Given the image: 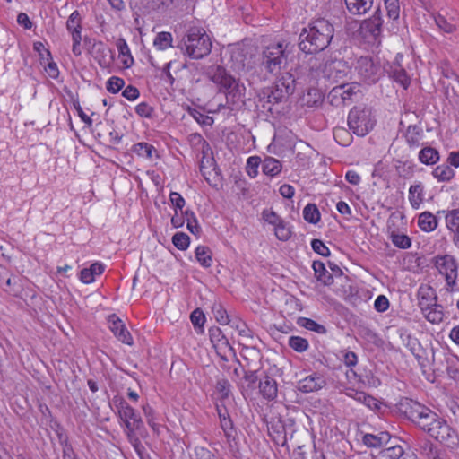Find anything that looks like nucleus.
Returning a JSON list of instances; mask_svg holds the SVG:
<instances>
[{
	"label": "nucleus",
	"instance_id": "1",
	"mask_svg": "<svg viewBox=\"0 0 459 459\" xmlns=\"http://www.w3.org/2000/svg\"><path fill=\"white\" fill-rule=\"evenodd\" d=\"M334 35L333 25L325 18L312 21L299 34V49L307 54L325 50Z\"/></svg>",
	"mask_w": 459,
	"mask_h": 459
},
{
	"label": "nucleus",
	"instance_id": "2",
	"mask_svg": "<svg viewBox=\"0 0 459 459\" xmlns=\"http://www.w3.org/2000/svg\"><path fill=\"white\" fill-rule=\"evenodd\" d=\"M295 44L280 40L272 43L263 49L261 65L269 74H277L287 67L288 62L294 56Z\"/></svg>",
	"mask_w": 459,
	"mask_h": 459
},
{
	"label": "nucleus",
	"instance_id": "3",
	"mask_svg": "<svg viewBox=\"0 0 459 459\" xmlns=\"http://www.w3.org/2000/svg\"><path fill=\"white\" fill-rule=\"evenodd\" d=\"M212 39L205 30L201 27H191L182 39L180 48L193 59H201L211 53Z\"/></svg>",
	"mask_w": 459,
	"mask_h": 459
},
{
	"label": "nucleus",
	"instance_id": "4",
	"mask_svg": "<svg viewBox=\"0 0 459 459\" xmlns=\"http://www.w3.org/2000/svg\"><path fill=\"white\" fill-rule=\"evenodd\" d=\"M318 64L317 58L310 57L308 61L310 75L314 79H317L321 75L324 79L332 82L345 80L351 70L348 62L343 59H328L321 69H317Z\"/></svg>",
	"mask_w": 459,
	"mask_h": 459
},
{
	"label": "nucleus",
	"instance_id": "5",
	"mask_svg": "<svg viewBox=\"0 0 459 459\" xmlns=\"http://www.w3.org/2000/svg\"><path fill=\"white\" fill-rule=\"evenodd\" d=\"M375 124L376 119L370 108L356 106L349 112V128L358 136H365L368 134L374 128Z\"/></svg>",
	"mask_w": 459,
	"mask_h": 459
},
{
	"label": "nucleus",
	"instance_id": "6",
	"mask_svg": "<svg viewBox=\"0 0 459 459\" xmlns=\"http://www.w3.org/2000/svg\"><path fill=\"white\" fill-rule=\"evenodd\" d=\"M116 403H117L116 407L118 416L125 423L126 435L128 437H131L136 430L143 428V422L142 418L139 413L123 398H117Z\"/></svg>",
	"mask_w": 459,
	"mask_h": 459
},
{
	"label": "nucleus",
	"instance_id": "7",
	"mask_svg": "<svg viewBox=\"0 0 459 459\" xmlns=\"http://www.w3.org/2000/svg\"><path fill=\"white\" fill-rule=\"evenodd\" d=\"M382 12L378 7L373 15L361 22L359 33L368 43L379 41L383 27Z\"/></svg>",
	"mask_w": 459,
	"mask_h": 459
},
{
	"label": "nucleus",
	"instance_id": "8",
	"mask_svg": "<svg viewBox=\"0 0 459 459\" xmlns=\"http://www.w3.org/2000/svg\"><path fill=\"white\" fill-rule=\"evenodd\" d=\"M429 436L449 448H455L459 444L457 432L442 417L430 428Z\"/></svg>",
	"mask_w": 459,
	"mask_h": 459
},
{
	"label": "nucleus",
	"instance_id": "9",
	"mask_svg": "<svg viewBox=\"0 0 459 459\" xmlns=\"http://www.w3.org/2000/svg\"><path fill=\"white\" fill-rule=\"evenodd\" d=\"M355 70L359 78L368 84L377 82L382 74L380 65L376 63L373 58L368 56H360L357 60Z\"/></svg>",
	"mask_w": 459,
	"mask_h": 459
},
{
	"label": "nucleus",
	"instance_id": "10",
	"mask_svg": "<svg viewBox=\"0 0 459 459\" xmlns=\"http://www.w3.org/2000/svg\"><path fill=\"white\" fill-rule=\"evenodd\" d=\"M258 106L262 108L272 112L273 106L286 100L289 95L285 94L282 89H280L275 84L272 87H266L260 91L257 95Z\"/></svg>",
	"mask_w": 459,
	"mask_h": 459
},
{
	"label": "nucleus",
	"instance_id": "11",
	"mask_svg": "<svg viewBox=\"0 0 459 459\" xmlns=\"http://www.w3.org/2000/svg\"><path fill=\"white\" fill-rule=\"evenodd\" d=\"M435 265L439 273L446 277V284L453 287L456 283L458 264L455 259L448 255L437 257Z\"/></svg>",
	"mask_w": 459,
	"mask_h": 459
},
{
	"label": "nucleus",
	"instance_id": "12",
	"mask_svg": "<svg viewBox=\"0 0 459 459\" xmlns=\"http://www.w3.org/2000/svg\"><path fill=\"white\" fill-rule=\"evenodd\" d=\"M440 416L435 411H431L429 408L423 406L420 413L416 415V419L414 420V423L420 428L423 431L428 434L430 431V428H433L434 425L439 420Z\"/></svg>",
	"mask_w": 459,
	"mask_h": 459
},
{
	"label": "nucleus",
	"instance_id": "13",
	"mask_svg": "<svg viewBox=\"0 0 459 459\" xmlns=\"http://www.w3.org/2000/svg\"><path fill=\"white\" fill-rule=\"evenodd\" d=\"M326 385L325 377L317 373L312 374L299 381L298 389L303 393L316 392Z\"/></svg>",
	"mask_w": 459,
	"mask_h": 459
},
{
	"label": "nucleus",
	"instance_id": "14",
	"mask_svg": "<svg viewBox=\"0 0 459 459\" xmlns=\"http://www.w3.org/2000/svg\"><path fill=\"white\" fill-rule=\"evenodd\" d=\"M230 86H226L224 89L227 104L230 109H233V107L238 102H243V97L245 94V86L239 83L235 78L232 79V82H230Z\"/></svg>",
	"mask_w": 459,
	"mask_h": 459
},
{
	"label": "nucleus",
	"instance_id": "15",
	"mask_svg": "<svg viewBox=\"0 0 459 459\" xmlns=\"http://www.w3.org/2000/svg\"><path fill=\"white\" fill-rule=\"evenodd\" d=\"M206 74L212 82L220 85L221 88L230 86V82H232L234 78L226 72L224 67L218 65L209 66Z\"/></svg>",
	"mask_w": 459,
	"mask_h": 459
},
{
	"label": "nucleus",
	"instance_id": "16",
	"mask_svg": "<svg viewBox=\"0 0 459 459\" xmlns=\"http://www.w3.org/2000/svg\"><path fill=\"white\" fill-rule=\"evenodd\" d=\"M251 53L248 48L242 45H237L231 48V61L233 66L237 70H243L247 63V60L251 58Z\"/></svg>",
	"mask_w": 459,
	"mask_h": 459
},
{
	"label": "nucleus",
	"instance_id": "17",
	"mask_svg": "<svg viewBox=\"0 0 459 459\" xmlns=\"http://www.w3.org/2000/svg\"><path fill=\"white\" fill-rule=\"evenodd\" d=\"M347 10L353 15H363L373 6L374 0H344Z\"/></svg>",
	"mask_w": 459,
	"mask_h": 459
},
{
	"label": "nucleus",
	"instance_id": "18",
	"mask_svg": "<svg viewBox=\"0 0 459 459\" xmlns=\"http://www.w3.org/2000/svg\"><path fill=\"white\" fill-rule=\"evenodd\" d=\"M423 406L411 399L405 398L401 401L399 410L408 420L413 422L416 415L420 413Z\"/></svg>",
	"mask_w": 459,
	"mask_h": 459
},
{
	"label": "nucleus",
	"instance_id": "19",
	"mask_svg": "<svg viewBox=\"0 0 459 459\" xmlns=\"http://www.w3.org/2000/svg\"><path fill=\"white\" fill-rule=\"evenodd\" d=\"M260 393L264 399L272 401L276 398L278 388L275 379L265 376L259 383Z\"/></svg>",
	"mask_w": 459,
	"mask_h": 459
},
{
	"label": "nucleus",
	"instance_id": "20",
	"mask_svg": "<svg viewBox=\"0 0 459 459\" xmlns=\"http://www.w3.org/2000/svg\"><path fill=\"white\" fill-rule=\"evenodd\" d=\"M423 137V130L417 125H411L406 128L404 138L410 148H418L420 146V141Z\"/></svg>",
	"mask_w": 459,
	"mask_h": 459
},
{
	"label": "nucleus",
	"instance_id": "21",
	"mask_svg": "<svg viewBox=\"0 0 459 459\" xmlns=\"http://www.w3.org/2000/svg\"><path fill=\"white\" fill-rule=\"evenodd\" d=\"M274 84L280 89H282L285 94L289 96L291 95L296 89V80L290 72L281 73Z\"/></svg>",
	"mask_w": 459,
	"mask_h": 459
},
{
	"label": "nucleus",
	"instance_id": "22",
	"mask_svg": "<svg viewBox=\"0 0 459 459\" xmlns=\"http://www.w3.org/2000/svg\"><path fill=\"white\" fill-rule=\"evenodd\" d=\"M312 267L317 281H321L324 285L326 286L333 284V275L325 269V264L323 262L314 261Z\"/></svg>",
	"mask_w": 459,
	"mask_h": 459
},
{
	"label": "nucleus",
	"instance_id": "23",
	"mask_svg": "<svg viewBox=\"0 0 459 459\" xmlns=\"http://www.w3.org/2000/svg\"><path fill=\"white\" fill-rule=\"evenodd\" d=\"M389 434L387 432H381L379 435L365 434L362 441L368 447L378 448L389 440Z\"/></svg>",
	"mask_w": 459,
	"mask_h": 459
},
{
	"label": "nucleus",
	"instance_id": "24",
	"mask_svg": "<svg viewBox=\"0 0 459 459\" xmlns=\"http://www.w3.org/2000/svg\"><path fill=\"white\" fill-rule=\"evenodd\" d=\"M418 158L423 164L434 165L439 160L440 155L437 149L426 146L420 151Z\"/></svg>",
	"mask_w": 459,
	"mask_h": 459
},
{
	"label": "nucleus",
	"instance_id": "25",
	"mask_svg": "<svg viewBox=\"0 0 459 459\" xmlns=\"http://www.w3.org/2000/svg\"><path fill=\"white\" fill-rule=\"evenodd\" d=\"M240 354L244 360L247 361V365L245 367L251 368L253 363L259 362L262 356L260 351L256 349L255 346H248L244 344Z\"/></svg>",
	"mask_w": 459,
	"mask_h": 459
},
{
	"label": "nucleus",
	"instance_id": "26",
	"mask_svg": "<svg viewBox=\"0 0 459 459\" xmlns=\"http://www.w3.org/2000/svg\"><path fill=\"white\" fill-rule=\"evenodd\" d=\"M270 437L277 443L284 446L287 442L286 430L284 425L279 420L276 424L268 427Z\"/></svg>",
	"mask_w": 459,
	"mask_h": 459
},
{
	"label": "nucleus",
	"instance_id": "27",
	"mask_svg": "<svg viewBox=\"0 0 459 459\" xmlns=\"http://www.w3.org/2000/svg\"><path fill=\"white\" fill-rule=\"evenodd\" d=\"M404 455L403 446L396 445L381 449L376 455V459H400Z\"/></svg>",
	"mask_w": 459,
	"mask_h": 459
},
{
	"label": "nucleus",
	"instance_id": "28",
	"mask_svg": "<svg viewBox=\"0 0 459 459\" xmlns=\"http://www.w3.org/2000/svg\"><path fill=\"white\" fill-rule=\"evenodd\" d=\"M418 224L423 231L430 232L437 227V220L431 212H424L420 215Z\"/></svg>",
	"mask_w": 459,
	"mask_h": 459
},
{
	"label": "nucleus",
	"instance_id": "29",
	"mask_svg": "<svg viewBox=\"0 0 459 459\" xmlns=\"http://www.w3.org/2000/svg\"><path fill=\"white\" fill-rule=\"evenodd\" d=\"M281 163L275 158L266 157L262 163V170L265 175L274 177L281 171Z\"/></svg>",
	"mask_w": 459,
	"mask_h": 459
},
{
	"label": "nucleus",
	"instance_id": "30",
	"mask_svg": "<svg viewBox=\"0 0 459 459\" xmlns=\"http://www.w3.org/2000/svg\"><path fill=\"white\" fill-rule=\"evenodd\" d=\"M432 175L439 182H449L455 177V173L449 165L441 164L434 169Z\"/></svg>",
	"mask_w": 459,
	"mask_h": 459
},
{
	"label": "nucleus",
	"instance_id": "31",
	"mask_svg": "<svg viewBox=\"0 0 459 459\" xmlns=\"http://www.w3.org/2000/svg\"><path fill=\"white\" fill-rule=\"evenodd\" d=\"M66 29L72 36H75L76 33L82 35V17L77 10L74 11L68 17Z\"/></svg>",
	"mask_w": 459,
	"mask_h": 459
},
{
	"label": "nucleus",
	"instance_id": "32",
	"mask_svg": "<svg viewBox=\"0 0 459 459\" xmlns=\"http://www.w3.org/2000/svg\"><path fill=\"white\" fill-rule=\"evenodd\" d=\"M119 56H124L122 63L126 68H129L134 64V58L131 55L130 48L125 39L119 38L116 43Z\"/></svg>",
	"mask_w": 459,
	"mask_h": 459
},
{
	"label": "nucleus",
	"instance_id": "33",
	"mask_svg": "<svg viewBox=\"0 0 459 459\" xmlns=\"http://www.w3.org/2000/svg\"><path fill=\"white\" fill-rule=\"evenodd\" d=\"M420 306H423L422 302H420ZM421 308L422 310H425L423 307H421ZM426 310H429L425 314V317L429 322L432 324H439L443 321L444 313L440 305L434 303L431 307L426 308Z\"/></svg>",
	"mask_w": 459,
	"mask_h": 459
},
{
	"label": "nucleus",
	"instance_id": "34",
	"mask_svg": "<svg viewBox=\"0 0 459 459\" xmlns=\"http://www.w3.org/2000/svg\"><path fill=\"white\" fill-rule=\"evenodd\" d=\"M209 337L215 350L219 349V347H223L224 345L230 344L228 339L225 337L222 331L219 327H211L209 329Z\"/></svg>",
	"mask_w": 459,
	"mask_h": 459
},
{
	"label": "nucleus",
	"instance_id": "35",
	"mask_svg": "<svg viewBox=\"0 0 459 459\" xmlns=\"http://www.w3.org/2000/svg\"><path fill=\"white\" fill-rule=\"evenodd\" d=\"M340 87L345 91L343 93L344 105L351 104L353 101V98L360 93V86L357 82L342 83Z\"/></svg>",
	"mask_w": 459,
	"mask_h": 459
},
{
	"label": "nucleus",
	"instance_id": "36",
	"mask_svg": "<svg viewBox=\"0 0 459 459\" xmlns=\"http://www.w3.org/2000/svg\"><path fill=\"white\" fill-rule=\"evenodd\" d=\"M195 254L196 260L202 266L208 268L212 265V251L208 247L198 246L195 248Z\"/></svg>",
	"mask_w": 459,
	"mask_h": 459
},
{
	"label": "nucleus",
	"instance_id": "37",
	"mask_svg": "<svg viewBox=\"0 0 459 459\" xmlns=\"http://www.w3.org/2000/svg\"><path fill=\"white\" fill-rule=\"evenodd\" d=\"M391 77L398 83H400L403 89H407L411 83V78L407 74L406 71L399 65L391 68Z\"/></svg>",
	"mask_w": 459,
	"mask_h": 459
},
{
	"label": "nucleus",
	"instance_id": "38",
	"mask_svg": "<svg viewBox=\"0 0 459 459\" xmlns=\"http://www.w3.org/2000/svg\"><path fill=\"white\" fill-rule=\"evenodd\" d=\"M221 428L224 432L225 437L227 438V441L231 448V451H233V445L232 442L236 439V430L233 426V422L230 419V417H227L224 420H221L220 421Z\"/></svg>",
	"mask_w": 459,
	"mask_h": 459
},
{
	"label": "nucleus",
	"instance_id": "39",
	"mask_svg": "<svg viewBox=\"0 0 459 459\" xmlns=\"http://www.w3.org/2000/svg\"><path fill=\"white\" fill-rule=\"evenodd\" d=\"M92 51L96 55L100 65H107L106 57L108 54H112V50L108 48L102 41L95 42L92 46Z\"/></svg>",
	"mask_w": 459,
	"mask_h": 459
},
{
	"label": "nucleus",
	"instance_id": "40",
	"mask_svg": "<svg viewBox=\"0 0 459 459\" xmlns=\"http://www.w3.org/2000/svg\"><path fill=\"white\" fill-rule=\"evenodd\" d=\"M409 199L414 208H418L423 201V186L421 184L411 186L409 189Z\"/></svg>",
	"mask_w": 459,
	"mask_h": 459
},
{
	"label": "nucleus",
	"instance_id": "41",
	"mask_svg": "<svg viewBox=\"0 0 459 459\" xmlns=\"http://www.w3.org/2000/svg\"><path fill=\"white\" fill-rule=\"evenodd\" d=\"M345 91L342 90L340 85L333 87L327 95V101L334 107L344 106L343 93Z\"/></svg>",
	"mask_w": 459,
	"mask_h": 459
},
{
	"label": "nucleus",
	"instance_id": "42",
	"mask_svg": "<svg viewBox=\"0 0 459 459\" xmlns=\"http://www.w3.org/2000/svg\"><path fill=\"white\" fill-rule=\"evenodd\" d=\"M304 220L309 223L316 224L320 221V212L315 204H308L303 210Z\"/></svg>",
	"mask_w": 459,
	"mask_h": 459
},
{
	"label": "nucleus",
	"instance_id": "43",
	"mask_svg": "<svg viewBox=\"0 0 459 459\" xmlns=\"http://www.w3.org/2000/svg\"><path fill=\"white\" fill-rule=\"evenodd\" d=\"M172 35L169 32H160L156 35L153 45L159 50H165L169 47H172Z\"/></svg>",
	"mask_w": 459,
	"mask_h": 459
},
{
	"label": "nucleus",
	"instance_id": "44",
	"mask_svg": "<svg viewBox=\"0 0 459 459\" xmlns=\"http://www.w3.org/2000/svg\"><path fill=\"white\" fill-rule=\"evenodd\" d=\"M298 324L300 326H302L309 331L317 333H326V328L323 325H320L310 318L300 317L298 320Z\"/></svg>",
	"mask_w": 459,
	"mask_h": 459
},
{
	"label": "nucleus",
	"instance_id": "45",
	"mask_svg": "<svg viewBox=\"0 0 459 459\" xmlns=\"http://www.w3.org/2000/svg\"><path fill=\"white\" fill-rule=\"evenodd\" d=\"M132 151L139 157L152 159V152L156 150L152 144L147 143H138L133 146Z\"/></svg>",
	"mask_w": 459,
	"mask_h": 459
},
{
	"label": "nucleus",
	"instance_id": "46",
	"mask_svg": "<svg viewBox=\"0 0 459 459\" xmlns=\"http://www.w3.org/2000/svg\"><path fill=\"white\" fill-rule=\"evenodd\" d=\"M392 243L399 248L407 249L411 246V238L405 234H400L393 231L390 234Z\"/></svg>",
	"mask_w": 459,
	"mask_h": 459
},
{
	"label": "nucleus",
	"instance_id": "47",
	"mask_svg": "<svg viewBox=\"0 0 459 459\" xmlns=\"http://www.w3.org/2000/svg\"><path fill=\"white\" fill-rule=\"evenodd\" d=\"M186 221V227L188 230L194 234L198 235L201 231L200 226L197 223V219L194 212L186 210L184 212V221Z\"/></svg>",
	"mask_w": 459,
	"mask_h": 459
},
{
	"label": "nucleus",
	"instance_id": "48",
	"mask_svg": "<svg viewBox=\"0 0 459 459\" xmlns=\"http://www.w3.org/2000/svg\"><path fill=\"white\" fill-rule=\"evenodd\" d=\"M288 344L297 352H304L309 346L307 340L300 336H290Z\"/></svg>",
	"mask_w": 459,
	"mask_h": 459
},
{
	"label": "nucleus",
	"instance_id": "49",
	"mask_svg": "<svg viewBox=\"0 0 459 459\" xmlns=\"http://www.w3.org/2000/svg\"><path fill=\"white\" fill-rule=\"evenodd\" d=\"M434 20L438 29L446 33H453L456 29L455 24L448 22L447 19L441 14L435 15Z\"/></svg>",
	"mask_w": 459,
	"mask_h": 459
},
{
	"label": "nucleus",
	"instance_id": "50",
	"mask_svg": "<svg viewBox=\"0 0 459 459\" xmlns=\"http://www.w3.org/2000/svg\"><path fill=\"white\" fill-rule=\"evenodd\" d=\"M387 11V16L393 21L400 16V5L398 0H384Z\"/></svg>",
	"mask_w": 459,
	"mask_h": 459
},
{
	"label": "nucleus",
	"instance_id": "51",
	"mask_svg": "<svg viewBox=\"0 0 459 459\" xmlns=\"http://www.w3.org/2000/svg\"><path fill=\"white\" fill-rule=\"evenodd\" d=\"M172 243L179 250H186L190 243V238L187 234L184 232H177L172 237Z\"/></svg>",
	"mask_w": 459,
	"mask_h": 459
},
{
	"label": "nucleus",
	"instance_id": "52",
	"mask_svg": "<svg viewBox=\"0 0 459 459\" xmlns=\"http://www.w3.org/2000/svg\"><path fill=\"white\" fill-rule=\"evenodd\" d=\"M446 223L451 231L459 229V209L452 210L446 213Z\"/></svg>",
	"mask_w": 459,
	"mask_h": 459
},
{
	"label": "nucleus",
	"instance_id": "53",
	"mask_svg": "<svg viewBox=\"0 0 459 459\" xmlns=\"http://www.w3.org/2000/svg\"><path fill=\"white\" fill-rule=\"evenodd\" d=\"M446 373L448 377L455 381H459V359L457 358L447 359Z\"/></svg>",
	"mask_w": 459,
	"mask_h": 459
},
{
	"label": "nucleus",
	"instance_id": "54",
	"mask_svg": "<svg viewBox=\"0 0 459 459\" xmlns=\"http://www.w3.org/2000/svg\"><path fill=\"white\" fill-rule=\"evenodd\" d=\"M143 411L146 418L148 425L154 430L158 431L160 425L156 423L154 410L148 404L143 405Z\"/></svg>",
	"mask_w": 459,
	"mask_h": 459
},
{
	"label": "nucleus",
	"instance_id": "55",
	"mask_svg": "<svg viewBox=\"0 0 459 459\" xmlns=\"http://www.w3.org/2000/svg\"><path fill=\"white\" fill-rule=\"evenodd\" d=\"M261 163V159L258 156H251L247 160V173L251 178H255L258 174V167Z\"/></svg>",
	"mask_w": 459,
	"mask_h": 459
},
{
	"label": "nucleus",
	"instance_id": "56",
	"mask_svg": "<svg viewBox=\"0 0 459 459\" xmlns=\"http://www.w3.org/2000/svg\"><path fill=\"white\" fill-rule=\"evenodd\" d=\"M125 85L124 79L117 77V76H112L110 77L107 82V91L111 93H117Z\"/></svg>",
	"mask_w": 459,
	"mask_h": 459
},
{
	"label": "nucleus",
	"instance_id": "57",
	"mask_svg": "<svg viewBox=\"0 0 459 459\" xmlns=\"http://www.w3.org/2000/svg\"><path fill=\"white\" fill-rule=\"evenodd\" d=\"M274 233L276 238L281 241H287L291 236V231L284 221H281V225L278 224L274 227Z\"/></svg>",
	"mask_w": 459,
	"mask_h": 459
},
{
	"label": "nucleus",
	"instance_id": "58",
	"mask_svg": "<svg viewBox=\"0 0 459 459\" xmlns=\"http://www.w3.org/2000/svg\"><path fill=\"white\" fill-rule=\"evenodd\" d=\"M214 317L221 325H228L230 323L229 316L226 309L221 305L214 306L212 308Z\"/></svg>",
	"mask_w": 459,
	"mask_h": 459
},
{
	"label": "nucleus",
	"instance_id": "59",
	"mask_svg": "<svg viewBox=\"0 0 459 459\" xmlns=\"http://www.w3.org/2000/svg\"><path fill=\"white\" fill-rule=\"evenodd\" d=\"M190 319L195 328L203 329L205 316L200 308H196L191 313Z\"/></svg>",
	"mask_w": 459,
	"mask_h": 459
},
{
	"label": "nucleus",
	"instance_id": "60",
	"mask_svg": "<svg viewBox=\"0 0 459 459\" xmlns=\"http://www.w3.org/2000/svg\"><path fill=\"white\" fill-rule=\"evenodd\" d=\"M238 332V334L243 337L246 341L252 340L254 338V333L251 329H249L247 325L243 322L234 323L232 325Z\"/></svg>",
	"mask_w": 459,
	"mask_h": 459
},
{
	"label": "nucleus",
	"instance_id": "61",
	"mask_svg": "<svg viewBox=\"0 0 459 459\" xmlns=\"http://www.w3.org/2000/svg\"><path fill=\"white\" fill-rule=\"evenodd\" d=\"M190 114L200 125L211 126L213 123V118L212 117L205 115L197 109H190Z\"/></svg>",
	"mask_w": 459,
	"mask_h": 459
},
{
	"label": "nucleus",
	"instance_id": "62",
	"mask_svg": "<svg viewBox=\"0 0 459 459\" xmlns=\"http://www.w3.org/2000/svg\"><path fill=\"white\" fill-rule=\"evenodd\" d=\"M263 219L268 222L269 224L273 225V227L277 226L278 224L281 225V221H283L275 212L273 210H264L262 212Z\"/></svg>",
	"mask_w": 459,
	"mask_h": 459
},
{
	"label": "nucleus",
	"instance_id": "63",
	"mask_svg": "<svg viewBox=\"0 0 459 459\" xmlns=\"http://www.w3.org/2000/svg\"><path fill=\"white\" fill-rule=\"evenodd\" d=\"M307 97H311V99L307 101V105L310 107L321 104L324 100V95L317 89H310L307 92Z\"/></svg>",
	"mask_w": 459,
	"mask_h": 459
},
{
	"label": "nucleus",
	"instance_id": "64",
	"mask_svg": "<svg viewBox=\"0 0 459 459\" xmlns=\"http://www.w3.org/2000/svg\"><path fill=\"white\" fill-rule=\"evenodd\" d=\"M135 112L142 117L150 118L152 117L153 108L147 102H141L135 107Z\"/></svg>",
	"mask_w": 459,
	"mask_h": 459
}]
</instances>
